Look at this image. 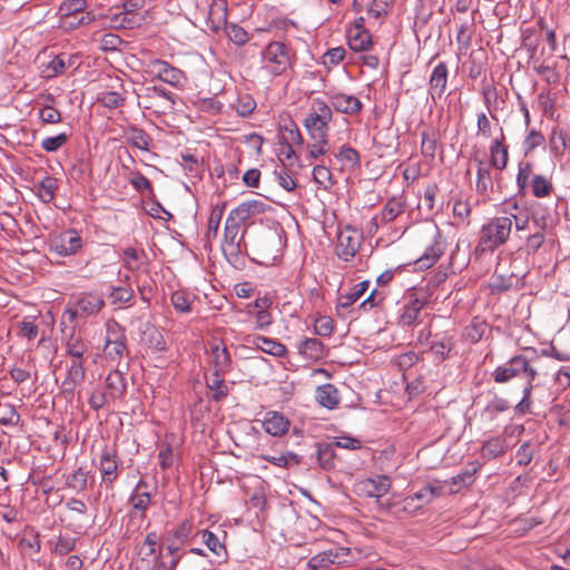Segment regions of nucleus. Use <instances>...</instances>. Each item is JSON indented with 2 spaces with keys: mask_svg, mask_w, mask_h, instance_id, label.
<instances>
[{
  "mask_svg": "<svg viewBox=\"0 0 570 570\" xmlns=\"http://www.w3.org/2000/svg\"><path fill=\"white\" fill-rule=\"evenodd\" d=\"M295 61V51L283 41H272L261 51V69L272 77L286 73Z\"/></svg>",
  "mask_w": 570,
  "mask_h": 570,
  "instance_id": "nucleus-1",
  "label": "nucleus"
},
{
  "mask_svg": "<svg viewBox=\"0 0 570 570\" xmlns=\"http://www.w3.org/2000/svg\"><path fill=\"white\" fill-rule=\"evenodd\" d=\"M514 214L491 218L480 230L478 247L482 250H494L505 244L511 235Z\"/></svg>",
  "mask_w": 570,
  "mask_h": 570,
  "instance_id": "nucleus-2",
  "label": "nucleus"
},
{
  "mask_svg": "<svg viewBox=\"0 0 570 570\" xmlns=\"http://www.w3.org/2000/svg\"><path fill=\"white\" fill-rule=\"evenodd\" d=\"M333 119L331 106L322 100L314 99L308 114L304 119V127L312 140L328 139L330 124Z\"/></svg>",
  "mask_w": 570,
  "mask_h": 570,
  "instance_id": "nucleus-3",
  "label": "nucleus"
},
{
  "mask_svg": "<svg viewBox=\"0 0 570 570\" xmlns=\"http://www.w3.org/2000/svg\"><path fill=\"white\" fill-rule=\"evenodd\" d=\"M538 371L531 365L530 361L523 355H515L507 363L498 366L492 373L494 382L499 384L508 383L512 379H525V383H533Z\"/></svg>",
  "mask_w": 570,
  "mask_h": 570,
  "instance_id": "nucleus-4",
  "label": "nucleus"
},
{
  "mask_svg": "<svg viewBox=\"0 0 570 570\" xmlns=\"http://www.w3.org/2000/svg\"><path fill=\"white\" fill-rule=\"evenodd\" d=\"M245 233V225L240 222H236V218L228 214L224 227L222 250L229 262L237 261L239 255L246 250V244L244 242Z\"/></svg>",
  "mask_w": 570,
  "mask_h": 570,
  "instance_id": "nucleus-5",
  "label": "nucleus"
},
{
  "mask_svg": "<svg viewBox=\"0 0 570 570\" xmlns=\"http://www.w3.org/2000/svg\"><path fill=\"white\" fill-rule=\"evenodd\" d=\"M208 19L213 23L215 31L224 27L227 37L235 45L243 46L249 40L248 33L244 28L235 23L227 24V9L224 0H214L209 9Z\"/></svg>",
  "mask_w": 570,
  "mask_h": 570,
  "instance_id": "nucleus-6",
  "label": "nucleus"
},
{
  "mask_svg": "<svg viewBox=\"0 0 570 570\" xmlns=\"http://www.w3.org/2000/svg\"><path fill=\"white\" fill-rule=\"evenodd\" d=\"M105 306V301L101 295L96 293H85L77 301L73 307L68 306L65 311V316H68L70 322H75L78 317H88L98 314Z\"/></svg>",
  "mask_w": 570,
  "mask_h": 570,
  "instance_id": "nucleus-7",
  "label": "nucleus"
},
{
  "mask_svg": "<svg viewBox=\"0 0 570 570\" xmlns=\"http://www.w3.org/2000/svg\"><path fill=\"white\" fill-rule=\"evenodd\" d=\"M82 247V238L75 229H67L50 237L49 252L58 256H70Z\"/></svg>",
  "mask_w": 570,
  "mask_h": 570,
  "instance_id": "nucleus-8",
  "label": "nucleus"
},
{
  "mask_svg": "<svg viewBox=\"0 0 570 570\" xmlns=\"http://www.w3.org/2000/svg\"><path fill=\"white\" fill-rule=\"evenodd\" d=\"M147 72L176 88L183 87L186 81L184 71L161 59L150 60L147 65Z\"/></svg>",
  "mask_w": 570,
  "mask_h": 570,
  "instance_id": "nucleus-9",
  "label": "nucleus"
},
{
  "mask_svg": "<svg viewBox=\"0 0 570 570\" xmlns=\"http://www.w3.org/2000/svg\"><path fill=\"white\" fill-rule=\"evenodd\" d=\"M510 407L505 399L495 396L491 400L479 414L480 428L488 432H492L500 426V414Z\"/></svg>",
  "mask_w": 570,
  "mask_h": 570,
  "instance_id": "nucleus-10",
  "label": "nucleus"
},
{
  "mask_svg": "<svg viewBox=\"0 0 570 570\" xmlns=\"http://www.w3.org/2000/svg\"><path fill=\"white\" fill-rule=\"evenodd\" d=\"M362 240L361 233L352 227H345L338 233L336 254L340 258L348 262L360 249Z\"/></svg>",
  "mask_w": 570,
  "mask_h": 570,
  "instance_id": "nucleus-11",
  "label": "nucleus"
},
{
  "mask_svg": "<svg viewBox=\"0 0 570 570\" xmlns=\"http://www.w3.org/2000/svg\"><path fill=\"white\" fill-rule=\"evenodd\" d=\"M350 553L348 548L334 547L312 557L307 562V567L311 570H322L328 568L331 564L340 566L348 562L347 557Z\"/></svg>",
  "mask_w": 570,
  "mask_h": 570,
  "instance_id": "nucleus-12",
  "label": "nucleus"
},
{
  "mask_svg": "<svg viewBox=\"0 0 570 570\" xmlns=\"http://www.w3.org/2000/svg\"><path fill=\"white\" fill-rule=\"evenodd\" d=\"M119 458L112 448L105 446L98 463V469L101 474V482L108 488L114 485V482L119 475Z\"/></svg>",
  "mask_w": 570,
  "mask_h": 570,
  "instance_id": "nucleus-13",
  "label": "nucleus"
},
{
  "mask_svg": "<svg viewBox=\"0 0 570 570\" xmlns=\"http://www.w3.org/2000/svg\"><path fill=\"white\" fill-rule=\"evenodd\" d=\"M86 379L85 360H72L68 366L67 376L61 383V393L66 399L75 395L76 387Z\"/></svg>",
  "mask_w": 570,
  "mask_h": 570,
  "instance_id": "nucleus-14",
  "label": "nucleus"
},
{
  "mask_svg": "<svg viewBox=\"0 0 570 570\" xmlns=\"http://www.w3.org/2000/svg\"><path fill=\"white\" fill-rule=\"evenodd\" d=\"M391 485L392 481L389 476L376 475L375 478H368L361 481L357 484V491L366 498L380 499L390 491Z\"/></svg>",
  "mask_w": 570,
  "mask_h": 570,
  "instance_id": "nucleus-15",
  "label": "nucleus"
},
{
  "mask_svg": "<svg viewBox=\"0 0 570 570\" xmlns=\"http://www.w3.org/2000/svg\"><path fill=\"white\" fill-rule=\"evenodd\" d=\"M75 65V57L70 53L62 52L53 56L48 62L41 66V76L46 79H52L57 76L65 73Z\"/></svg>",
  "mask_w": 570,
  "mask_h": 570,
  "instance_id": "nucleus-16",
  "label": "nucleus"
},
{
  "mask_svg": "<svg viewBox=\"0 0 570 570\" xmlns=\"http://www.w3.org/2000/svg\"><path fill=\"white\" fill-rule=\"evenodd\" d=\"M271 206L261 199H249L240 203L229 214L236 218V222H240L246 225L248 220L265 213Z\"/></svg>",
  "mask_w": 570,
  "mask_h": 570,
  "instance_id": "nucleus-17",
  "label": "nucleus"
},
{
  "mask_svg": "<svg viewBox=\"0 0 570 570\" xmlns=\"http://www.w3.org/2000/svg\"><path fill=\"white\" fill-rule=\"evenodd\" d=\"M509 163V147L505 145V135L500 128V136L495 137L490 145V166L502 171Z\"/></svg>",
  "mask_w": 570,
  "mask_h": 570,
  "instance_id": "nucleus-18",
  "label": "nucleus"
},
{
  "mask_svg": "<svg viewBox=\"0 0 570 570\" xmlns=\"http://www.w3.org/2000/svg\"><path fill=\"white\" fill-rule=\"evenodd\" d=\"M126 350V335L124 332L116 327H108L105 342L106 355L111 360H117L122 357Z\"/></svg>",
  "mask_w": 570,
  "mask_h": 570,
  "instance_id": "nucleus-19",
  "label": "nucleus"
},
{
  "mask_svg": "<svg viewBox=\"0 0 570 570\" xmlns=\"http://www.w3.org/2000/svg\"><path fill=\"white\" fill-rule=\"evenodd\" d=\"M327 104L331 106V108H334L336 111L346 115L357 114L361 111L363 107V104L357 97L353 95H346L343 92L332 94L328 98Z\"/></svg>",
  "mask_w": 570,
  "mask_h": 570,
  "instance_id": "nucleus-20",
  "label": "nucleus"
},
{
  "mask_svg": "<svg viewBox=\"0 0 570 570\" xmlns=\"http://www.w3.org/2000/svg\"><path fill=\"white\" fill-rule=\"evenodd\" d=\"M449 69L445 62H439L432 70L429 79V94L435 100L446 90Z\"/></svg>",
  "mask_w": 570,
  "mask_h": 570,
  "instance_id": "nucleus-21",
  "label": "nucleus"
},
{
  "mask_svg": "<svg viewBox=\"0 0 570 570\" xmlns=\"http://www.w3.org/2000/svg\"><path fill=\"white\" fill-rule=\"evenodd\" d=\"M476 161V183L475 190L479 195L488 198L490 193L493 191V179L491 176V167L485 164L482 159H475Z\"/></svg>",
  "mask_w": 570,
  "mask_h": 570,
  "instance_id": "nucleus-22",
  "label": "nucleus"
},
{
  "mask_svg": "<svg viewBox=\"0 0 570 570\" xmlns=\"http://www.w3.org/2000/svg\"><path fill=\"white\" fill-rule=\"evenodd\" d=\"M444 253V245L441 242V236L438 229L434 230L432 243L426 247L422 256L416 261L421 268L431 267Z\"/></svg>",
  "mask_w": 570,
  "mask_h": 570,
  "instance_id": "nucleus-23",
  "label": "nucleus"
},
{
  "mask_svg": "<svg viewBox=\"0 0 570 570\" xmlns=\"http://www.w3.org/2000/svg\"><path fill=\"white\" fill-rule=\"evenodd\" d=\"M480 468H481V464L479 462H475V461L470 462L461 473L452 476L450 479V484L452 485L450 488V492L456 493L463 487L471 485L474 481V475L479 471ZM446 483H449V481H444V484H446Z\"/></svg>",
  "mask_w": 570,
  "mask_h": 570,
  "instance_id": "nucleus-24",
  "label": "nucleus"
},
{
  "mask_svg": "<svg viewBox=\"0 0 570 570\" xmlns=\"http://www.w3.org/2000/svg\"><path fill=\"white\" fill-rule=\"evenodd\" d=\"M266 433L273 436L284 435L289 428V421L278 412H267L263 421Z\"/></svg>",
  "mask_w": 570,
  "mask_h": 570,
  "instance_id": "nucleus-25",
  "label": "nucleus"
},
{
  "mask_svg": "<svg viewBox=\"0 0 570 570\" xmlns=\"http://www.w3.org/2000/svg\"><path fill=\"white\" fill-rule=\"evenodd\" d=\"M196 537H199L202 542L220 560L219 562L226 561L228 558L227 549L222 539L214 532L205 529L198 531Z\"/></svg>",
  "mask_w": 570,
  "mask_h": 570,
  "instance_id": "nucleus-26",
  "label": "nucleus"
},
{
  "mask_svg": "<svg viewBox=\"0 0 570 570\" xmlns=\"http://www.w3.org/2000/svg\"><path fill=\"white\" fill-rule=\"evenodd\" d=\"M210 358L214 372L218 374H226L232 368V358L226 346L213 345L210 347Z\"/></svg>",
  "mask_w": 570,
  "mask_h": 570,
  "instance_id": "nucleus-27",
  "label": "nucleus"
},
{
  "mask_svg": "<svg viewBox=\"0 0 570 570\" xmlns=\"http://www.w3.org/2000/svg\"><path fill=\"white\" fill-rule=\"evenodd\" d=\"M348 46L353 51H365L372 46V37L365 29L351 27L347 31Z\"/></svg>",
  "mask_w": 570,
  "mask_h": 570,
  "instance_id": "nucleus-28",
  "label": "nucleus"
},
{
  "mask_svg": "<svg viewBox=\"0 0 570 570\" xmlns=\"http://www.w3.org/2000/svg\"><path fill=\"white\" fill-rule=\"evenodd\" d=\"M423 306L424 302L419 298H412L403 306L399 317V324L403 327L414 325L419 321Z\"/></svg>",
  "mask_w": 570,
  "mask_h": 570,
  "instance_id": "nucleus-29",
  "label": "nucleus"
},
{
  "mask_svg": "<svg viewBox=\"0 0 570 570\" xmlns=\"http://www.w3.org/2000/svg\"><path fill=\"white\" fill-rule=\"evenodd\" d=\"M126 391V380L120 371H112L106 377V393L109 399H120Z\"/></svg>",
  "mask_w": 570,
  "mask_h": 570,
  "instance_id": "nucleus-30",
  "label": "nucleus"
},
{
  "mask_svg": "<svg viewBox=\"0 0 570 570\" xmlns=\"http://www.w3.org/2000/svg\"><path fill=\"white\" fill-rule=\"evenodd\" d=\"M252 343L262 352L276 357H282L286 354L285 345L271 337L257 335L253 337Z\"/></svg>",
  "mask_w": 570,
  "mask_h": 570,
  "instance_id": "nucleus-31",
  "label": "nucleus"
},
{
  "mask_svg": "<svg viewBox=\"0 0 570 570\" xmlns=\"http://www.w3.org/2000/svg\"><path fill=\"white\" fill-rule=\"evenodd\" d=\"M315 397L322 406L330 410L335 409L340 404V393L333 384L318 386Z\"/></svg>",
  "mask_w": 570,
  "mask_h": 570,
  "instance_id": "nucleus-32",
  "label": "nucleus"
},
{
  "mask_svg": "<svg viewBox=\"0 0 570 570\" xmlns=\"http://www.w3.org/2000/svg\"><path fill=\"white\" fill-rule=\"evenodd\" d=\"M127 141L141 150L148 151L153 145V138L141 128L131 126L126 131Z\"/></svg>",
  "mask_w": 570,
  "mask_h": 570,
  "instance_id": "nucleus-33",
  "label": "nucleus"
},
{
  "mask_svg": "<svg viewBox=\"0 0 570 570\" xmlns=\"http://www.w3.org/2000/svg\"><path fill=\"white\" fill-rule=\"evenodd\" d=\"M147 483L144 480H140L132 494L130 495V503L132 504V508L135 510L140 511L142 514L147 510L148 505L150 504V493L147 491Z\"/></svg>",
  "mask_w": 570,
  "mask_h": 570,
  "instance_id": "nucleus-34",
  "label": "nucleus"
},
{
  "mask_svg": "<svg viewBox=\"0 0 570 570\" xmlns=\"http://www.w3.org/2000/svg\"><path fill=\"white\" fill-rule=\"evenodd\" d=\"M489 325L480 317H474L463 331V338L469 343H478L488 332Z\"/></svg>",
  "mask_w": 570,
  "mask_h": 570,
  "instance_id": "nucleus-35",
  "label": "nucleus"
},
{
  "mask_svg": "<svg viewBox=\"0 0 570 570\" xmlns=\"http://www.w3.org/2000/svg\"><path fill=\"white\" fill-rule=\"evenodd\" d=\"M298 352L305 358L318 360L324 356V344L318 338H305L299 342Z\"/></svg>",
  "mask_w": 570,
  "mask_h": 570,
  "instance_id": "nucleus-36",
  "label": "nucleus"
},
{
  "mask_svg": "<svg viewBox=\"0 0 570 570\" xmlns=\"http://www.w3.org/2000/svg\"><path fill=\"white\" fill-rule=\"evenodd\" d=\"M507 448L508 445L505 443L504 438L493 436L487 442H484L481 449V454L483 458L492 460L502 455L505 452Z\"/></svg>",
  "mask_w": 570,
  "mask_h": 570,
  "instance_id": "nucleus-37",
  "label": "nucleus"
},
{
  "mask_svg": "<svg viewBox=\"0 0 570 570\" xmlns=\"http://www.w3.org/2000/svg\"><path fill=\"white\" fill-rule=\"evenodd\" d=\"M370 286L368 281H363L354 286L348 293L340 294L337 299V306L342 308H347L352 306L355 302H357L364 293L367 291Z\"/></svg>",
  "mask_w": 570,
  "mask_h": 570,
  "instance_id": "nucleus-38",
  "label": "nucleus"
},
{
  "mask_svg": "<svg viewBox=\"0 0 570 570\" xmlns=\"http://www.w3.org/2000/svg\"><path fill=\"white\" fill-rule=\"evenodd\" d=\"M226 203H218L213 206L208 224H207V232H206V238L210 240L212 238H215L219 230L220 220L224 215Z\"/></svg>",
  "mask_w": 570,
  "mask_h": 570,
  "instance_id": "nucleus-39",
  "label": "nucleus"
},
{
  "mask_svg": "<svg viewBox=\"0 0 570 570\" xmlns=\"http://www.w3.org/2000/svg\"><path fill=\"white\" fill-rule=\"evenodd\" d=\"M454 348V341L451 336L435 337L430 346L431 352L440 360L444 361L450 357V353Z\"/></svg>",
  "mask_w": 570,
  "mask_h": 570,
  "instance_id": "nucleus-40",
  "label": "nucleus"
},
{
  "mask_svg": "<svg viewBox=\"0 0 570 570\" xmlns=\"http://www.w3.org/2000/svg\"><path fill=\"white\" fill-rule=\"evenodd\" d=\"M58 189L57 179L51 176H46L37 185V195L42 203L49 204L53 200L56 190Z\"/></svg>",
  "mask_w": 570,
  "mask_h": 570,
  "instance_id": "nucleus-41",
  "label": "nucleus"
},
{
  "mask_svg": "<svg viewBox=\"0 0 570 570\" xmlns=\"http://www.w3.org/2000/svg\"><path fill=\"white\" fill-rule=\"evenodd\" d=\"M443 493L442 484H428L420 491L415 492L411 498L414 499L421 508L430 503L434 498L440 497Z\"/></svg>",
  "mask_w": 570,
  "mask_h": 570,
  "instance_id": "nucleus-42",
  "label": "nucleus"
},
{
  "mask_svg": "<svg viewBox=\"0 0 570 570\" xmlns=\"http://www.w3.org/2000/svg\"><path fill=\"white\" fill-rule=\"evenodd\" d=\"M533 196L538 198L549 197L553 193V184L543 175H534L531 179Z\"/></svg>",
  "mask_w": 570,
  "mask_h": 570,
  "instance_id": "nucleus-43",
  "label": "nucleus"
},
{
  "mask_svg": "<svg viewBox=\"0 0 570 570\" xmlns=\"http://www.w3.org/2000/svg\"><path fill=\"white\" fill-rule=\"evenodd\" d=\"M66 352L72 360H85L88 346L80 336L71 334L66 342Z\"/></svg>",
  "mask_w": 570,
  "mask_h": 570,
  "instance_id": "nucleus-44",
  "label": "nucleus"
},
{
  "mask_svg": "<svg viewBox=\"0 0 570 570\" xmlns=\"http://www.w3.org/2000/svg\"><path fill=\"white\" fill-rule=\"evenodd\" d=\"M181 547L183 546H180L177 542H173L168 539H165L164 548L173 558L169 563H166L164 561L158 562L157 570H175L181 558V556L178 553Z\"/></svg>",
  "mask_w": 570,
  "mask_h": 570,
  "instance_id": "nucleus-45",
  "label": "nucleus"
},
{
  "mask_svg": "<svg viewBox=\"0 0 570 570\" xmlns=\"http://www.w3.org/2000/svg\"><path fill=\"white\" fill-rule=\"evenodd\" d=\"M549 145L550 150L554 156H563L566 150L568 149L567 138L563 130L557 127L553 128L550 135Z\"/></svg>",
  "mask_w": 570,
  "mask_h": 570,
  "instance_id": "nucleus-46",
  "label": "nucleus"
},
{
  "mask_svg": "<svg viewBox=\"0 0 570 570\" xmlns=\"http://www.w3.org/2000/svg\"><path fill=\"white\" fill-rule=\"evenodd\" d=\"M87 9V0H65L59 8V11L63 18H77L79 13Z\"/></svg>",
  "mask_w": 570,
  "mask_h": 570,
  "instance_id": "nucleus-47",
  "label": "nucleus"
},
{
  "mask_svg": "<svg viewBox=\"0 0 570 570\" xmlns=\"http://www.w3.org/2000/svg\"><path fill=\"white\" fill-rule=\"evenodd\" d=\"M20 422V414L14 405L10 403L0 404V424L3 426H17Z\"/></svg>",
  "mask_w": 570,
  "mask_h": 570,
  "instance_id": "nucleus-48",
  "label": "nucleus"
},
{
  "mask_svg": "<svg viewBox=\"0 0 570 570\" xmlns=\"http://www.w3.org/2000/svg\"><path fill=\"white\" fill-rule=\"evenodd\" d=\"M335 156L345 167L356 168L360 165V154L353 147L342 146Z\"/></svg>",
  "mask_w": 570,
  "mask_h": 570,
  "instance_id": "nucleus-49",
  "label": "nucleus"
},
{
  "mask_svg": "<svg viewBox=\"0 0 570 570\" xmlns=\"http://www.w3.org/2000/svg\"><path fill=\"white\" fill-rule=\"evenodd\" d=\"M225 374L213 372L212 376L207 379V386L214 392L213 397L215 401H220L227 395V386L224 384Z\"/></svg>",
  "mask_w": 570,
  "mask_h": 570,
  "instance_id": "nucleus-50",
  "label": "nucleus"
},
{
  "mask_svg": "<svg viewBox=\"0 0 570 570\" xmlns=\"http://www.w3.org/2000/svg\"><path fill=\"white\" fill-rule=\"evenodd\" d=\"M171 304L178 313L190 312L193 295L185 291H176L171 294Z\"/></svg>",
  "mask_w": 570,
  "mask_h": 570,
  "instance_id": "nucleus-51",
  "label": "nucleus"
},
{
  "mask_svg": "<svg viewBox=\"0 0 570 570\" xmlns=\"http://www.w3.org/2000/svg\"><path fill=\"white\" fill-rule=\"evenodd\" d=\"M404 210L403 203L399 199L392 198L390 199L381 214V220L384 223H389L394 220L399 215H401Z\"/></svg>",
  "mask_w": 570,
  "mask_h": 570,
  "instance_id": "nucleus-52",
  "label": "nucleus"
},
{
  "mask_svg": "<svg viewBox=\"0 0 570 570\" xmlns=\"http://www.w3.org/2000/svg\"><path fill=\"white\" fill-rule=\"evenodd\" d=\"M191 531H193V523L190 520L186 519L177 525V528L174 530L173 534L170 537H168L167 539L173 542H177L180 546H184L188 541V539L191 534Z\"/></svg>",
  "mask_w": 570,
  "mask_h": 570,
  "instance_id": "nucleus-53",
  "label": "nucleus"
},
{
  "mask_svg": "<svg viewBox=\"0 0 570 570\" xmlns=\"http://www.w3.org/2000/svg\"><path fill=\"white\" fill-rule=\"evenodd\" d=\"M313 178L317 185L326 190L334 184L331 170L324 165H317L313 168Z\"/></svg>",
  "mask_w": 570,
  "mask_h": 570,
  "instance_id": "nucleus-54",
  "label": "nucleus"
},
{
  "mask_svg": "<svg viewBox=\"0 0 570 570\" xmlns=\"http://www.w3.org/2000/svg\"><path fill=\"white\" fill-rule=\"evenodd\" d=\"M334 455L333 444H317V460L323 469L330 470L334 466Z\"/></svg>",
  "mask_w": 570,
  "mask_h": 570,
  "instance_id": "nucleus-55",
  "label": "nucleus"
},
{
  "mask_svg": "<svg viewBox=\"0 0 570 570\" xmlns=\"http://www.w3.org/2000/svg\"><path fill=\"white\" fill-rule=\"evenodd\" d=\"M134 298V291L129 287H112L109 293L110 304L112 305H124L130 302Z\"/></svg>",
  "mask_w": 570,
  "mask_h": 570,
  "instance_id": "nucleus-56",
  "label": "nucleus"
},
{
  "mask_svg": "<svg viewBox=\"0 0 570 570\" xmlns=\"http://www.w3.org/2000/svg\"><path fill=\"white\" fill-rule=\"evenodd\" d=\"M482 96H483L484 105H485L487 109L489 110V112L491 114V117L493 119H497V117L492 114V111L498 109V97L499 96H498L497 88L492 85L484 86L482 89Z\"/></svg>",
  "mask_w": 570,
  "mask_h": 570,
  "instance_id": "nucleus-57",
  "label": "nucleus"
},
{
  "mask_svg": "<svg viewBox=\"0 0 570 570\" xmlns=\"http://www.w3.org/2000/svg\"><path fill=\"white\" fill-rule=\"evenodd\" d=\"M19 548L29 554L38 553L40 551L41 544L38 533H31L30 535L22 537L19 540Z\"/></svg>",
  "mask_w": 570,
  "mask_h": 570,
  "instance_id": "nucleus-58",
  "label": "nucleus"
},
{
  "mask_svg": "<svg viewBox=\"0 0 570 570\" xmlns=\"http://www.w3.org/2000/svg\"><path fill=\"white\" fill-rule=\"evenodd\" d=\"M422 141H421V151L424 157H429L431 159L434 158L436 151L438 139L434 134L430 135L426 131L422 132Z\"/></svg>",
  "mask_w": 570,
  "mask_h": 570,
  "instance_id": "nucleus-59",
  "label": "nucleus"
},
{
  "mask_svg": "<svg viewBox=\"0 0 570 570\" xmlns=\"http://www.w3.org/2000/svg\"><path fill=\"white\" fill-rule=\"evenodd\" d=\"M87 471L78 468L68 479V487L76 491H83L87 488Z\"/></svg>",
  "mask_w": 570,
  "mask_h": 570,
  "instance_id": "nucleus-60",
  "label": "nucleus"
},
{
  "mask_svg": "<svg viewBox=\"0 0 570 570\" xmlns=\"http://www.w3.org/2000/svg\"><path fill=\"white\" fill-rule=\"evenodd\" d=\"M68 140V136L65 132H61L57 136L46 137L41 141V147L43 150L48 153H53L60 149Z\"/></svg>",
  "mask_w": 570,
  "mask_h": 570,
  "instance_id": "nucleus-61",
  "label": "nucleus"
},
{
  "mask_svg": "<svg viewBox=\"0 0 570 570\" xmlns=\"http://www.w3.org/2000/svg\"><path fill=\"white\" fill-rule=\"evenodd\" d=\"M532 171L533 165L530 161L520 163L517 175V186L519 190H523L528 186Z\"/></svg>",
  "mask_w": 570,
  "mask_h": 570,
  "instance_id": "nucleus-62",
  "label": "nucleus"
},
{
  "mask_svg": "<svg viewBox=\"0 0 570 570\" xmlns=\"http://www.w3.org/2000/svg\"><path fill=\"white\" fill-rule=\"evenodd\" d=\"M278 184L287 191H293L297 184L296 180L288 174L285 166H282L279 169L274 171Z\"/></svg>",
  "mask_w": 570,
  "mask_h": 570,
  "instance_id": "nucleus-63",
  "label": "nucleus"
},
{
  "mask_svg": "<svg viewBox=\"0 0 570 570\" xmlns=\"http://www.w3.org/2000/svg\"><path fill=\"white\" fill-rule=\"evenodd\" d=\"M145 335H147V343L150 347H153L156 351L165 350L164 338L154 326H147Z\"/></svg>",
  "mask_w": 570,
  "mask_h": 570,
  "instance_id": "nucleus-64",
  "label": "nucleus"
}]
</instances>
